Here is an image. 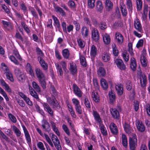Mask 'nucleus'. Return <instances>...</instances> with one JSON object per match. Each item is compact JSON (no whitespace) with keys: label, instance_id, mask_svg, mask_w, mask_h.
<instances>
[{"label":"nucleus","instance_id":"12","mask_svg":"<svg viewBox=\"0 0 150 150\" xmlns=\"http://www.w3.org/2000/svg\"><path fill=\"white\" fill-rule=\"evenodd\" d=\"M22 127L23 128V130L25 136L26 138V139L27 141V142L28 143H30L31 142V139L30 135L28 130L24 125H22Z\"/></svg>","mask_w":150,"mask_h":150},{"label":"nucleus","instance_id":"42","mask_svg":"<svg viewBox=\"0 0 150 150\" xmlns=\"http://www.w3.org/2000/svg\"><path fill=\"white\" fill-rule=\"evenodd\" d=\"M124 128L125 132L128 134H129L132 130L130 125L126 123L125 124V125L124 126Z\"/></svg>","mask_w":150,"mask_h":150},{"label":"nucleus","instance_id":"50","mask_svg":"<svg viewBox=\"0 0 150 150\" xmlns=\"http://www.w3.org/2000/svg\"><path fill=\"white\" fill-rule=\"evenodd\" d=\"M103 7L101 2L100 1H98L96 3V9L98 11H101Z\"/></svg>","mask_w":150,"mask_h":150},{"label":"nucleus","instance_id":"31","mask_svg":"<svg viewBox=\"0 0 150 150\" xmlns=\"http://www.w3.org/2000/svg\"><path fill=\"white\" fill-rule=\"evenodd\" d=\"M2 23L4 27L8 30H11L12 29V26L9 22L2 20Z\"/></svg>","mask_w":150,"mask_h":150},{"label":"nucleus","instance_id":"43","mask_svg":"<svg viewBox=\"0 0 150 150\" xmlns=\"http://www.w3.org/2000/svg\"><path fill=\"white\" fill-rule=\"evenodd\" d=\"M62 53L63 57L67 59L69 58V53L68 49H65L63 50L62 51Z\"/></svg>","mask_w":150,"mask_h":150},{"label":"nucleus","instance_id":"55","mask_svg":"<svg viewBox=\"0 0 150 150\" xmlns=\"http://www.w3.org/2000/svg\"><path fill=\"white\" fill-rule=\"evenodd\" d=\"M52 18L54 20V22L56 26L59 28L60 26V24L59 23V21L57 18L54 15L52 16Z\"/></svg>","mask_w":150,"mask_h":150},{"label":"nucleus","instance_id":"51","mask_svg":"<svg viewBox=\"0 0 150 150\" xmlns=\"http://www.w3.org/2000/svg\"><path fill=\"white\" fill-rule=\"evenodd\" d=\"M35 109L37 112L41 114L42 115L44 116L45 115L44 112L43 110L41 109L40 107L38 105H36L35 106Z\"/></svg>","mask_w":150,"mask_h":150},{"label":"nucleus","instance_id":"46","mask_svg":"<svg viewBox=\"0 0 150 150\" xmlns=\"http://www.w3.org/2000/svg\"><path fill=\"white\" fill-rule=\"evenodd\" d=\"M83 100H84V103L86 107L88 108H90L91 105L90 103V101L86 96H84Z\"/></svg>","mask_w":150,"mask_h":150},{"label":"nucleus","instance_id":"13","mask_svg":"<svg viewBox=\"0 0 150 150\" xmlns=\"http://www.w3.org/2000/svg\"><path fill=\"white\" fill-rule=\"evenodd\" d=\"M69 70L72 74L74 75L76 73L77 68L76 64L73 62L70 63Z\"/></svg>","mask_w":150,"mask_h":150},{"label":"nucleus","instance_id":"4","mask_svg":"<svg viewBox=\"0 0 150 150\" xmlns=\"http://www.w3.org/2000/svg\"><path fill=\"white\" fill-rule=\"evenodd\" d=\"M115 63L120 69L123 70L125 69V65L122 59H117L115 60Z\"/></svg>","mask_w":150,"mask_h":150},{"label":"nucleus","instance_id":"19","mask_svg":"<svg viewBox=\"0 0 150 150\" xmlns=\"http://www.w3.org/2000/svg\"><path fill=\"white\" fill-rule=\"evenodd\" d=\"M102 35L104 43L106 45L109 44L110 42V38L109 34L105 33H103Z\"/></svg>","mask_w":150,"mask_h":150},{"label":"nucleus","instance_id":"59","mask_svg":"<svg viewBox=\"0 0 150 150\" xmlns=\"http://www.w3.org/2000/svg\"><path fill=\"white\" fill-rule=\"evenodd\" d=\"M144 43V40L143 39H141L139 40L137 42L136 47L138 48L143 46Z\"/></svg>","mask_w":150,"mask_h":150},{"label":"nucleus","instance_id":"48","mask_svg":"<svg viewBox=\"0 0 150 150\" xmlns=\"http://www.w3.org/2000/svg\"><path fill=\"white\" fill-rule=\"evenodd\" d=\"M44 137L49 145H50L52 147H53L54 146L49 136L47 134H44Z\"/></svg>","mask_w":150,"mask_h":150},{"label":"nucleus","instance_id":"20","mask_svg":"<svg viewBox=\"0 0 150 150\" xmlns=\"http://www.w3.org/2000/svg\"><path fill=\"white\" fill-rule=\"evenodd\" d=\"M109 128L111 132L114 134H116L118 133L117 127L115 124L113 123H110Z\"/></svg>","mask_w":150,"mask_h":150},{"label":"nucleus","instance_id":"40","mask_svg":"<svg viewBox=\"0 0 150 150\" xmlns=\"http://www.w3.org/2000/svg\"><path fill=\"white\" fill-rule=\"evenodd\" d=\"M8 117L11 122L13 123H15L17 122V120L16 117L11 113L8 114Z\"/></svg>","mask_w":150,"mask_h":150},{"label":"nucleus","instance_id":"33","mask_svg":"<svg viewBox=\"0 0 150 150\" xmlns=\"http://www.w3.org/2000/svg\"><path fill=\"white\" fill-rule=\"evenodd\" d=\"M108 95L110 102L111 103H112L115 99V96L114 92L112 91H110L108 93Z\"/></svg>","mask_w":150,"mask_h":150},{"label":"nucleus","instance_id":"6","mask_svg":"<svg viewBox=\"0 0 150 150\" xmlns=\"http://www.w3.org/2000/svg\"><path fill=\"white\" fill-rule=\"evenodd\" d=\"M115 39L118 44L121 45L123 42V36L121 33L117 32L115 33Z\"/></svg>","mask_w":150,"mask_h":150},{"label":"nucleus","instance_id":"53","mask_svg":"<svg viewBox=\"0 0 150 150\" xmlns=\"http://www.w3.org/2000/svg\"><path fill=\"white\" fill-rule=\"evenodd\" d=\"M62 129L68 135H70V132L67 126L65 124H63L62 125Z\"/></svg>","mask_w":150,"mask_h":150},{"label":"nucleus","instance_id":"38","mask_svg":"<svg viewBox=\"0 0 150 150\" xmlns=\"http://www.w3.org/2000/svg\"><path fill=\"white\" fill-rule=\"evenodd\" d=\"M93 115L95 119L99 123L101 122V120L100 117V115L96 111H93Z\"/></svg>","mask_w":150,"mask_h":150},{"label":"nucleus","instance_id":"17","mask_svg":"<svg viewBox=\"0 0 150 150\" xmlns=\"http://www.w3.org/2000/svg\"><path fill=\"white\" fill-rule=\"evenodd\" d=\"M38 60L43 70L46 71L48 69L47 64L46 63L41 57H38Z\"/></svg>","mask_w":150,"mask_h":150},{"label":"nucleus","instance_id":"2","mask_svg":"<svg viewBox=\"0 0 150 150\" xmlns=\"http://www.w3.org/2000/svg\"><path fill=\"white\" fill-rule=\"evenodd\" d=\"M44 110L47 112L51 116H53V111L49 105L47 103H41Z\"/></svg>","mask_w":150,"mask_h":150},{"label":"nucleus","instance_id":"10","mask_svg":"<svg viewBox=\"0 0 150 150\" xmlns=\"http://www.w3.org/2000/svg\"><path fill=\"white\" fill-rule=\"evenodd\" d=\"M35 73L38 80L45 79L44 74L39 68H37L35 69Z\"/></svg>","mask_w":150,"mask_h":150},{"label":"nucleus","instance_id":"45","mask_svg":"<svg viewBox=\"0 0 150 150\" xmlns=\"http://www.w3.org/2000/svg\"><path fill=\"white\" fill-rule=\"evenodd\" d=\"M126 5L129 11L132 13V1L131 0H128L127 1Z\"/></svg>","mask_w":150,"mask_h":150},{"label":"nucleus","instance_id":"3","mask_svg":"<svg viewBox=\"0 0 150 150\" xmlns=\"http://www.w3.org/2000/svg\"><path fill=\"white\" fill-rule=\"evenodd\" d=\"M92 38L95 42L97 41L99 39V34L98 30L93 28L91 30Z\"/></svg>","mask_w":150,"mask_h":150},{"label":"nucleus","instance_id":"5","mask_svg":"<svg viewBox=\"0 0 150 150\" xmlns=\"http://www.w3.org/2000/svg\"><path fill=\"white\" fill-rule=\"evenodd\" d=\"M134 25L135 28L141 33L143 32V30L139 20L138 18H136L134 21Z\"/></svg>","mask_w":150,"mask_h":150},{"label":"nucleus","instance_id":"30","mask_svg":"<svg viewBox=\"0 0 150 150\" xmlns=\"http://www.w3.org/2000/svg\"><path fill=\"white\" fill-rule=\"evenodd\" d=\"M105 8L107 10L110 11L113 8V4L110 0H106L105 3Z\"/></svg>","mask_w":150,"mask_h":150},{"label":"nucleus","instance_id":"52","mask_svg":"<svg viewBox=\"0 0 150 150\" xmlns=\"http://www.w3.org/2000/svg\"><path fill=\"white\" fill-rule=\"evenodd\" d=\"M32 86L34 89L37 92H40V88L38 85L34 81L32 82Z\"/></svg>","mask_w":150,"mask_h":150},{"label":"nucleus","instance_id":"57","mask_svg":"<svg viewBox=\"0 0 150 150\" xmlns=\"http://www.w3.org/2000/svg\"><path fill=\"white\" fill-rule=\"evenodd\" d=\"M55 66L59 75L61 76H62L63 75V71L61 67L59 66V64L58 63L55 64Z\"/></svg>","mask_w":150,"mask_h":150},{"label":"nucleus","instance_id":"56","mask_svg":"<svg viewBox=\"0 0 150 150\" xmlns=\"http://www.w3.org/2000/svg\"><path fill=\"white\" fill-rule=\"evenodd\" d=\"M136 3L137 10H140L142 7V0H137Z\"/></svg>","mask_w":150,"mask_h":150},{"label":"nucleus","instance_id":"14","mask_svg":"<svg viewBox=\"0 0 150 150\" xmlns=\"http://www.w3.org/2000/svg\"><path fill=\"white\" fill-rule=\"evenodd\" d=\"M115 88L118 95L121 96L122 94L123 89L122 85L117 83L116 84Z\"/></svg>","mask_w":150,"mask_h":150},{"label":"nucleus","instance_id":"23","mask_svg":"<svg viewBox=\"0 0 150 150\" xmlns=\"http://www.w3.org/2000/svg\"><path fill=\"white\" fill-rule=\"evenodd\" d=\"M98 76L102 77L105 76L106 74L105 69L102 67H100L97 71Z\"/></svg>","mask_w":150,"mask_h":150},{"label":"nucleus","instance_id":"39","mask_svg":"<svg viewBox=\"0 0 150 150\" xmlns=\"http://www.w3.org/2000/svg\"><path fill=\"white\" fill-rule=\"evenodd\" d=\"M81 33L83 37H86L88 35V32L87 27L83 26L81 29Z\"/></svg>","mask_w":150,"mask_h":150},{"label":"nucleus","instance_id":"1","mask_svg":"<svg viewBox=\"0 0 150 150\" xmlns=\"http://www.w3.org/2000/svg\"><path fill=\"white\" fill-rule=\"evenodd\" d=\"M51 139L55 147L57 150H61L62 147L60 144V142L57 137L55 135L52 134L51 136Z\"/></svg>","mask_w":150,"mask_h":150},{"label":"nucleus","instance_id":"7","mask_svg":"<svg viewBox=\"0 0 150 150\" xmlns=\"http://www.w3.org/2000/svg\"><path fill=\"white\" fill-rule=\"evenodd\" d=\"M146 53L145 51H143L140 58L141 64L143 67H145L147 65V60L146 56Z\"/></svg>","mask_w":150,"mask_h":150},{"label":"nucleus","instance_id":"15","mask_svg":"<svg viewBox=\"0 0 150 150\" xmlns=\"http://www.w3.org/2000/svg\"><path fill=\"white\" fill-rule=\"evenodd\" d=\"M137 142V140L135 138L129 139V144L131 150H135Z\"/></svg>","mask_w":150,"mask_h":150},{"label":"nucleus","instance_id":"35","mask_svg":"<svg viewBox=\"0 0 150 150\" xmlns=\"http://www.w3.org/2000/svg\"><path fill=\"white\" fill-rule=\"evenodd\" d=\"M100 128L101 132L102 133L103 135L106 136L107 134V132L106 128L104 126L103 124L100 123Z\"/></svg>","mask_w":150,"mask_h":150},{"label":"nucleus","instance_id":"28","mask_svg":"<svg viewBox=\"0 0 150 150\" xmlns=\"http://www.w3.org/2000/svg\"><path fill=\"white\" fill-rule=\"evenodd\" d=\"M47 100L49 104L54 108L57 105V102L55 98L51 99L49 98H47Z\"/></svg>","mask_w":150,"mask_h":150},{"label":"nucleus","instance_id":"16","mask_svg":"<svg viewBox=\"0 0 150 150\" xmlns=\"http://www.w3.org/2000/svg\"><path fill=\"white\" fill-rule=\"evenodd\" d=\"M42 126L44 131L47 132L50 131V124L47 121L45 120H42Z\"/></svg>","mask_w":150,"mask_h":150},{"label":"nucleus","instance_id":"29","mask_svg":"<svg viewBox=\"0 0 150 150\" xmlns=\"http://www.w3.org/2000/svg\"><path fill=\"white\" fill-rule=\"evenodd\" d=\"M136 63L135 58L134 57L131 58L130 64V67L131 69L133 71H134L136 69Z\"/></svg>","mask_w":150,"mask_h":150},{"label":"nucleus","instance_id":"21","mask_svg":"<svg viewBox=\"0 0 150 150\" xmlns=\"http://www.w3.org/2000/svg\"><path fill=\"white\" fill-rule=\"evenodd\" d=\"M138 129L141 132H143L145 129V127L142 122L137 120L136 123Z\"/></svg>","mask_w":150,"mask_h":150},{"label":"nucleus","instance_id":"26","mask_svg":"<svg viewBox=\"0 0 150 150\" xmlns=\"http://www.w3.org/2000/svg\"><path fill=\"white\" fill-rule=\"evenodd\" d=\"M100 83L102 87L104 90L107 89L108 87V84L107 81L103 78L100 80Z\"/></svg>","mask_w":150,"mask_h":150},{"label":"nucleus","instance_id":"41","mask_svg":"<svg viewBox=\"0 0 150 150\" xmlns=\"http://www.w3.org/2000/svg\"><path fill=\"white\" fill-rule=\"evenodd\" d=\"M112 53L115 56H118L119 52L117 50V48L116 47V45L115 43L112 44Z\"/></svg>","mask_w":150,"mask_h":150},{"label":"nucleus","instance_id":"34","mask_svg":"<svg viewBox=\"0 0 150 150\" xmlns=\"http://www.w3.org/2000/svg\"><path fill=\"white\" fill-rule=\"evenodd\" d=\"M97 50L96 47L93 45L90 49V55L93 57H94L97 54Z\"/></svg>","mask_w":150,"mask_h":150},{"label":"nucleus","instance_id":"64","mask_svg":"<svg viewBox=\"0 0 150 150\" xmlns=\"http://www.w3.org/2000/svg\"><path fill=\"white\" fill-rule=\"evenodd\" d=\"M38 147L41 150H45V148L43 143L40 142H38L37 144Z\"/></svg>","mask_w":150,"mask_h":150},{"label":"nucleus","instance_id":"54","mask_svg":"<svg viewBox=\"0 0 150 150\" xmlns=\"http://www.w3.org/2000/svg\"><path fill=\"white\" fill-rule=\"evenodd\" d=\"M122 56L125 62H127L129 61V55L126 51H124L122 53Z\"/></svg>","mask_w":150,"mask_h":150},{"label":"nucleus","instance_id":"58","mask_svg":"<svg viewBox=\"0 0 150 150\" xmlns=\"http://www.w3.org/2000/svg\"><path fill=\"white\" fill-rule=\"evenodd\" d=\"M21 24L22 27L26 33H29L30 32V30L26 24L23 22H22Z\"/></svg>","mask_w":150,"mask_h":150},{"label":"nucleus","instance_id":"18","mask_svg":"<svg viewBox=\"0 0 150 150\" xmlns=\"http://www.w3.org/2000/svg\"><path fill=\"white\" fill-rule=\"evenodd\" d=\"M29 93L31 95L38 101H40V99L39 98L37 94L30 85H29Z\"/></svg>","mask_w":150,"mask_h":150},{"label":"nucleus","instance_id":"37","mask_svg":"<svg viewBox=\"0 0 150 150\" xmlns=\"http://www.w3.org/2000/svg\"><path fill=\"white\" fill-rule=\"evenodd\" d=\"M12 127L13 130L16 134L17 137L20 136L21 134V132L20 130L15 125H13Z\"/></svg>","mask_w":150,"mask_h":150},{"label":"nucleus","instance_id":"63","mask_svg":"<svg viewBox=\"0 0 150 150\" xmlns=\"http://www.w3.org/2000/svg\"><path fill=\"white\" fill-rule=\"evenodd\" d=\"M126 87L128 91H130L132 89V84L131 81L129 80H127L126 81Z\"/></svg>","mask_w":150,"mask_h":150},{"label":"nucleus","instance_id":"22","mask_svg":"<svg viewBox=\"0 0 150 150\" xmlns=\"http://www.w3.org/2000/svg\"><path fill=\"white\" fill-rule=\"evenodd\" d=\"M26 71L28 73L33 76L34 75L33 70L32 69V66L29 63H27L25 66Z\"/></svg>","mask_w":150,"mask_h":150},{"label":"nucleus","instance_id":"27","mask_svg":"<svg viewBox=\"0 0 150 150\" xmlns=\"http://www.w3.org/2000/svg\"><path fill=\"white\" fill-rule=\"evenodd\" d=\"M50 124H51V127L53 131L58 136H60V133L59 132L57 128L56 127V125L55 123L54 122L52 121L50 122Z\"/></svg>","mask_w":150,"mask_h":150},{"label":"nucleus","instance_id":"32","mask_svg":"<svg viewBox=\"0 0 150 150\" xmlns=\"http://www.w3.org/2000/svg\"><path fill=\"white\" fill-rule=\"evenodd\" d=\"M111 113L114 118L117 119L119 117V112L115 108L112 109L111 110Z\"/></svg>","mask_w":150,"mask_h":150},{"label":"nucleus","instance_id":"36","mask_svg":"<svg viewBox=\"0 0 150 150\" xmlns=\"http://www.w3.org/2000/svg\"><path fill=\"white\" fill-rule=\"evenodd\" d=\"M102 59L105 62H107L110 59V55L107 53H104L102 54Z\"/></svg>","mask_w":150,"mask_h":150},{"label":"nucleus","instance_id":"8","mask_svg":"<svg viewBox=\"0 0 150 150\" xmlns=\"http://www.w3.org/2000/svg\"><path fill=\"white\" fill-rule=\"evenodd\" d=\"M15 72L18 80L21 82H23L25 81V74L23 72H21L19 69L16 70Z\"/></svg>","mask_w":150,"mask_h":150},{"label":"nucleus","instance_id":"25","mask_svg":"<svg viewBox=\"0 0 150 150\" xmlns=\"http://www.w3.org/2000/svg\"><path fill=\"white\" fill-rule=\"evenodd\" d=\"M54 7L55 10L56 12L59 13L63 16H66L65 12L62 8L57 6H54Z\"/></svg>","mask_w":150,"mask_h":150},{"label":"nucleus","instance_id":"60","mask_svg":"<svg viewBox=\"0 0 150 150\" xmlns=\"http://www.w3.org/2000/svg\"><path fill=\"white\" fill-rule=\"evenodd\" d=\"M78 43L79 47L81 48L84 47L85 43L84 41L81 39H79L77 40Z\"/></svg>","mask_w":150,"mask_h":150},{"label":"nucleus","instance_id":"61","mask_svg":"<svg viewBox=\"0 0 150 150\" xmlns=\"http://www.w3.org/2000/svg\"><path fill=\"white\" fill-rule=\"evenodd\" d=\"M80 63L81 65L84 66L86 67L87 66V64L86 62V59L85 58L82 56H81L80 57Z\"/></svg>","mask_w":150,"mask_h":150},{"label":"nucleus","instance_id":"9","mask_svg":"<svg viewBox=\"0 0 150 150\" xmlns=\"http://www.w3.org/2000/svg\"><path fill=\"white\" fill-rule=\"evenodd\" d=\"M140 83L142 87H145L146 84V77L144 74H142L140 76Z\"/></svg>","mask_w":150,"mask_h":150},{"label":"nucleus","instance_id":"11","mask_svg":"<svg viewBox=\"0 0 150 150\" xmlns=\"http://www.w3.org/2000/svg\"><path fill=\"white\" fill-rule=\"evenodd\" d=\"M74 93V94L79 97L82 96V92L81 91L79 88L75 84L73 85Z\"/></svg>","mask_w":150,"mask_h":150},{"label":"nucleus","instance_id":"49","mask_svg":"<svg viewBox=\"0 0 150 150\" xmlns=\"http://www.w3.org/2000/svg\"><path fill=\"white\" fill-rule=\"evenodd\" d=\"M0 93L3 96L6 101L9 100V98L6 93L4 90L1 87H0Z\"/></svg>","mask_w":150,"mask_h":150},{"label":"nucleus","instance_id":"24","mask_svg":"<svg viewBox=\"0 0 150 150\" xmlns=\"http://www.w3.org/2000/svg\"><path fill=\"white\" fill-rule=\"evenodd\" d=\"M92 97L93 98V100L96 103H98L99 102V97L98 92L96 91H93L92 94Z\"/></svg>","mask_w":150,"mask_h":150},{"label":"nucleus","instance_id":"62","mask_svg":"<svg viewBox=\"0 0 150 150\" xmlns=\"http://www.w3.org/2000/svg\"><path fill=\"white\" fill-rule=\"evenodd\" d=\"M73 103L74 105L75 108L80 105L79 101L77 99L73 98L72 99Z\"/></svg>","mask_w":150,"mask_h":150},{"label":"nucleus","instance_id":"47","mask_svg":"<svg viewBox=\"0 0 150 150\" xmlns=\"http://www.w3.org/2000/svg\"><path fill=\"white\" fill-rule=\"evenodd\" d=\"M122 140L123 145L125 147L127 146V139L126 136L124 134H122Z\"/></svg>","mask_w":150,"mask_h":150},{"label":"nucleus","instance_id":"44","mask_svg":"<svg viewBox=\"0 0 150 150\" xmlns=\"http://www.w3.org/2000/svg\"><path fill=\"white\" fill-rule=\"evenodd\" d=\"M5 73L6 74L7 79L10 81L11 82H13V79L12 75L10 71H9L7 72H5Z\"/></svg>","mask_w":150,"mask_h":150}]
</instances>
